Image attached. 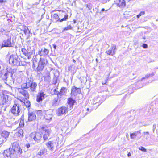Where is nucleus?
Masks as SVG:
<instances>
[{"mask_svg": "<svg viewBox=\"0 0 158 158\" xmlns=\"http://www.w3.org/2000/svg\"><path fill=\"white\" fill-rule=\"evenodd\" d=\"M22 149L20 148L19 144L17 143H14L11 148L4 150L3 155L7 158H16V153L21 154L22 153Z\"/></svg>", "mask_w": 158, "mask_h": 158, "instance_id": "obj_1", "label": "nucleus"}, {"mask_svg": "<svg viewBox=\"0 0 158 158\" xmlns=\"http://www.w3.org/2000/svg\"><path fill=\"white\" fill-rule=\"evenodd\" d=\"M21 86L23 88L28 89V90L30 92L33 93L36 92L37 84L33 82V81L28 79L26 81V83L21 84Z\"/></svg>", "mask_w": 158, "mask_h": 158, "instance_id": "obj_2", "label": "nucleus"}, {"mask_svg": "<svg viewBox=\"0 0 158 158\" xmlns=\"http://www.w3.org/2000/svg\"><path fill=\"white\" fill-rule=\"evenodd\" d=\"M48 64V61L45 58L41 57L36 68L37 71H41L43 70L44 68Z\"/></svg>", "mask_w": 158, "mask_h": 158, "instance_id": "obj_3", "label": "nucleus"}, {"mask_svg": "<svg viewBox=\"0 0 158 158\" xmlns=\"http://www.w3.org/2000/svg\"><path fill=\"white\" fill-rule=\"evenodd\" d=\"M20 58L17 55H12L9 58V63L10 64L16 66L20 65L19 61Z\"/></svg>", "mask_w": 158, "mask_h": 158, "instance_id": "obj_4", "label": "nucleus"}, {"mask_svg": "<svg viewBox=\"0 0 158 158\" xmlns=\"http://www.w3.org/2000/svg\"><path fill=\"white\" fill-rule=\"evenodd\" d=\"M20 105L17 103L14 104L10 110L11 112L15 116H18L21 111Z\"/></svg>", "mask_w": 158, "mask_h": 158, "instance_id": "obj_5", "label": "nucleus"}, {"mask_svg": "<svg viewBox=\"0 0 158 158\" xmlns=\"http://www.w3.org/2000/svg\"><path fill=\"white\" fill-rule=\"evenodd\" d=\"M31 138L33 139L35 142L40 143L42 136L39 132H35L32 133L31 135Z\"/></svg>", "mask_w": 158, "mask_h": 158, "instance_id": "obj_6", "label": "nucleus"}, {"mask_svg": "<svg viewBox=\"0 0 158 158\" xmlns=\"http://www.w3.org/2000/svg\"><path fill=\"white\" fill-rule=\"evenodd\" d=\"M21 88H18V91L19 93V94H21L25 97V98H29V94L27 91L25 90L26 88H23L21 86Z\"/></svg>", "mask_w": 158, "mask_h": 158, "instance_id": "obj_7", "label": "nucleus"}, {"mask_svg": "<svg viewBox=\"0 0 158 158\" xmlns=\"http://www.w3.org/2000/svg\"><path fill=\"white\" fill-rule=\"evenodd\" d=\"M67 111V108L65 106H62L58 109L56 114L58 116H60L65 114Z\"/></svg>", "mask_w": 158, "mask_h": 158, "instance_id": "obj_8", "label": "nucleus"}, {"mask_svg": "<svg viewBox=\"0 0 158 158\" xmlns=\"http://www.w3.org/2000/svg\"><path fill=\"white\" fill-rule=\"evenodd\" d=\"M12 47V43L11 41V37L8 38L7 39L5 40L2 43V47Z\"/></svg>", "mask_w": 158, "mask_h": 158, "instance_id": "obj_9", "label": "nucleus"}, {"mask_svg": "<svg viewBox=\"0 0 158 158\" xmlns=\"http://www.w3.org/2000/svg\"><path fill=\"white\" fill-rule=\"evenodd\" d=\"M116 49V46L112 45L111 46L110 48L106 51V53L107 55L113 56L115 53Z\"/></svg>", "mask_w": 158, "mask_h": 158, "instance_id": "obj_10", "label": "nucleus"}, {"mask_svg": "<svg viewBox=\"0 0 158 158\" xmlns=\"http://www.w3.org/2000/svg\"><path fill=\"white\" fill-rule=\"evenodd\" d=\"M49 52V50L44 48L39 50L38 54L41 56L45 57L48 54Z\"/></svg>", "mask_w": 158, "mask_h": 158, "instance_id": "obj_11", "label": "nucleus"}, {"mask_svg": "<svg viewBox=\"0 0 158 158\" xmlns=\"http://www.w3.org/2000/svg\"><path fill=\"white\" fill-rule=\"evenodd\" d=\"M81 92V89L77 88L75 86L72 87L71 89V95L75 96L77 94H80Z\"/></svg>", "mask_w": 158, "mask_h": 158, "instance_id": "obj_12", "label": "nucleus"}, {"mask_svg": "<svg viewBox=\"0 0 158 158\" xmlns=\"http://www.w3.org/2000/svg\"><path fill=\"white\" fill-rule=\"evenodd\" d=\"M28 121L31 122L35 120L36 118V116L35 113L31 112L28 113Z\"/></svg>", "mask_w": 158, "mask_h": 158, "instance_id": "obj_13", "label": "nucleus"}, {"mask_svg": "<svg viewBox=\"0 0 158 158\" xmlns=\"http://www.w3.org/2000/svg\"><path fill=\"white\" fill-rule=\"evenodd\" d=\"M41 132L42 134H46L47 135L49 136L51 133L52 131L50 129L43 127L41 128Z\"/></svg>", "mask_w": 158, "mask_h": 158, "instance_id": "obj_14", "label": "nucleus"}, {"mask_svg": "<svg viewBox=\"0 0 158 158\" xmlns=\"http://www.w3.org/2000/svg\"><path fill=\"white\" fill-rule=\"evenodd\" d=\"M22 52L23 54L26 56L27 57L28 59H30L31 58V53L30 52H28V50H27L25 48H22Z\"/></svg>", "mask_w": 158, "mask_h": 158, "instance_id": "obj_15", "label": "nucleus"}, {"mask_svg": "<svg viewBox=\"0 0 158 158\" xmlns=\"http://www.w3.org/2000/svg\"><path fill=\"white\" fill-rule=\"evenodd\" d=\"M45 94L44 92H40L39 93L37 96L36 101L38 102H40L44 98Z\"/></svg>", "mask_w": 158, "mask_h": 158, "instance_id": "obj_16", "label": "nucleus"}, {"mask_svg": "<svg viewBox=\"0 0 158 158\" xmlns=\"http://www.w3.org/2000/svg\"><path fill=\"white\" fill-rule=\"evenodd\" d=\"M67 91V89L66 88H62L60 92H59V94H58V97H59L60 98H61L66 93Z\"/></svg>", "mask_w": 158, "mask_h": 158, "instance_id": "obj_17", "label": "nucleus"}, {"mask_svg": "<svg viewBox=\"0 0 158 158\" xmlns=\"http://www.w3.org/2000/svg\"><path fill=\"white\" fill-rule=\"evenodd\" d=\"M9 134L10 133L9 132L5 130L2 131L1 133V136L5 139V141L6 140V139L8 137Z\"/></svg>", "mask_w": 158, "mask_h": 158, "instance_id": "obj_18", "label": "nucleus"}, {"mask_svg": "<svg viewBox=\"0 0 158 158\" xmlns=\"http://www.w3.org/2000/svg\"><path fill=\"white\" fill-rule=\"evenodd\" d=\"M75 102V101L72 98H70L68 99V103L70 107V109L72 108V106Z\"/></svg>", "mask_w": 158, "mask_h": 158, "instance_id": "obj_19", "label": "nucleus"}, {"mask_svg": "<svg viewBox=\"0 0 158 158\" xmlns=\"http://www.w3.org/2000/svg\"><path fill=\"white\" fill-rule=\"evenodd\" d=\"M27 98H25L22 100V102L24 103V105L27 107H30V102L27 100Z\"/></svg>", "mask_w": 158, "mask_h": 158, "instance_id": "obj_20", "label": "nucleus"}, {"mask_svg": "<svg viewBox=\"0 0 158 158\" xmlns=\"http://www.w3.org/2000/svg\"><path fill=\"white\" fill-rule=\"evenodd\" d=\"M119 3H117L116 4L120 7H123L125 6L126 4L124 0H119Z\"/></svg>", "mask_w": 158, "mask_h": 158, "instance_id": "obj_21", "label": "nucleus"}, {"mask_svg": "<svg viewBox=\"0 0 158 158\" xmlns=\"http://www.w3.org/2000/svg\"><path fill=\"white\" fill-rule=\"evenodd\" d=\"M9 77H12V75L11 73H9L6 72L4 74L3 77V79L4 80V81L5 82L6 80L8 79V78Z\"/></svg>", "mask_w": 158, "mask_h": 158, "instance_id": "obj_22", "label": "nucleus"}, {"mask_svg": "<svg viewBox=\"0 0 158 158\" xmlns=\"http://www.w3.org/2000/svg\"><path fill=\"white\" fill-rule=\"evenodd\" d=\"M5 84H7L8 86H10L12 85V84L14 83L13 81V78L10 77V79H8L5 82Z\"/></svg>", "mask_w": 158, "mask_h": 158, "instance_id": "obj_23", "label": "nucleus"}, {"mask_svg": "<svg viewBox=\"0 0 158 158\" xmlns=\"http://www.w3.org/2000/svg\"><path fill=\"white\" fill-rule=\"evenodd\" d=\"M20 120V121L19 123V127L20 128H23L24 126V122L23 115H22L21 116Z\"/></svg>", "mask_w": 158, "mask_h": 158, "instance_id": "obj_24", "label": "nucleus"}, {"mask_svg": "<svg viewBox=\"0 0 158 158\" xmlns=\"http://www.w3.org/2000/svg\"><path fill=\"white\" fill-rule=\"evenodd\" d=\"M60 98L59 97H57L55 98L53 100L52 102V105L53 106H56L58 105L59 104L58 99Z\"/></svg>", "mask_w": 158, "mask_h": 158, "instance_id": "obj_25", "label": "nucleus"}, {"mask_svg": "<svg viewBox=\"0 0 158 158\" xmlns=\"http://www.w3.org/2000/svg\"><path fill=\"white\" fill-rule=\"evenodd\" d=\"M46 146L50 150L52 149L53 148V143L51 141H48L46 144Z\"/></svg>", "mask_w": 158, "mask_h": 158, "instance_id": "obj_26", "label": "nucleus"}, {"mask_svg": "<svg viewBox=\"0 0 158 158\" xmlns=\"http://www.w3.org/2000/svg\"><path fill=\"white\" fill-rule=\"evenodd\" d=\"M23 130L22 129H20L18 131V132L17 133V135L19 137H22L23 136Z\"/></svg>", "mask_w": 158, "mask_h": 158, "instance_id": "obj_27", "label": "nucleus"}, {"mask_svg": "<svg viewBox=\"0 0 158 158\" xmlns=\"http://www.w3.org/2000/svg\"><path fill=\"white\" fill-rule=\"evenodd\" d=\"M52 116L51 115L46 114L44 116V118L46 120H48V122L49 121H50L52 118Z\"/></svg>", "mask_w": 158, "mask_h": 158, "instance_id": "obj_28", "label": "nucleus"}, {"mask_svg": "<svg viewBox=\"0 0 158 158\" xmlns=\"http://www.w3.org/2000/svg\"><path fill=\"white\" fill-rule=\"evenodd\" d=\"M68 15L67 14H66L64 15V17L63 18L60 20L59 19L57 21H59L60 22H62L63 21H65L68 19Z\"/></svg>", "mask_w": 158, "mask_h": 158, "instance_id": "obj_29", "label": "nucleus"}, {"mask_svg": "<svg viewBox=\"0 0 158 158\" xmlns=\"http://www.w3.org/2000/svg\"><path fill=\"white\" fill-rule=\"evenodd\" d=\"M24 32L26 35L30 33V31L27 27H25Z\"/></svg>", "mask_w": 158, "mask_h": 158, "instance_id": "obj_30", "label": "nucleus"}, {"mask_svg": "<svg viewBox=\"0 0 158 158\" xmlns=\"http://www.w3.org/2000/svg\"><path fill=\"white\" fill-rule=\"evenodd\" d=\"M44 150L43 149H41L39 152L37 153V155L39 156H42L44 154Z\"/></svg>", "mask_w": 158, "mask_h": 158, "instance_id": "obj_31", "label": "nucleus"}, {"mask_svg": "<svg viewBox=\"0 0 158 158\" xmlns=\"http://www.w3.org/2000/svg\"><path fill=\"white\" fill-rule=\"evenodd\" d=\"M145 13V12L144 11H141L139 13V15H137V17L138 18H139L142 15H144Z\"/></svg>", "mask_w": 158, "mask_h": 158, "instance_id": "obj_32", "label": "nucleus"}, {"mask_svg": "<svg viewBox=\"0 0 158 158\" xmlns=\"http://www.w3.org/2000/svg\"><path fill=\"white\" fill-rule=\"evenodd\" d=\"M139 149L143 152H146L147 150L144 147L140 146L139 148Z\"/></svg>", "mask_w": 158, "mask_h": 158, "instance_id": "obj_33", "label": "nucleus"}, {"mask_svg": "<svg viewBox=\"0 0 158 158\" xmlns=\"http://www.w3.org/2000/svg\"><path fill=\"white\" fill-rule=\"evenodd\" d=\"M85 6L87 7L89 10H90L92 9V5L90 3L89 4H86L85 5Z\"/></svg>", "mask_w": 158, "mask_h": 158, "instance_id": "obj_34", "label": "nucleus"}, {"mask_svg": "<svg viewBox=\"0 0 158 158\" xmlns=\"http://www.w3.org/2000/svg\"><path fill=\"white\" fill-rule=\"evenodd\" d=\"M72 27L70 25H68L67 27L64 28L63 31L64 30H68L71 29H72Z\"/></svg>", "mask_w": 158, "mask_h": 158, "instance_id": "obj_35", "label": "nucleus"}, {"mask_svg": "<svg viewBox=\"0 0 158 158\" xmlns=\"http://www.w3.org/2000/svg\"><path fill=\"white\" fill-rule=\"evenodd\" d=\"M49 136L47 135L46 134H44L43 135V139L44 140H46L48 138V137Z\"/></svg>", "mask_w": 158, "mask_h": 158, "instance_id": "obj_36", "label": "nucleus"}, {"mask_svg": "<svg viewBox=\"0 0 158 158\" xmlns=\"http://www.w3.org/2000/svg\"><path fill=\"white\" fill-rule=\"evenodd\" d=\"M53 91L54 92L53 94H57V97H58V94H59V92L56 90V89L53 90Z\"/></svg>", "mask_w": 158, "mask_h": 158, "instance_id": "obj_37", "label": "nucleus"}, {"mask_svg": "<svg viewBox=\"0 0 158 158\" xmlns=\"http://www.w3.org/2000/svg\"><path fill=\"white\" fill-rule=\"evenodd\" d=\"M52 17L55 19H56L58 18L59 16L57 14H55L53 15Z\"/></svg>", "mask_w": 158, "mask_h": 158, "instance_id": "obj_38", "label": "nucleus"}, {"mask_svg": "<svg viewBox=\"0 0 158 158\" xmlns=\"http://www.w3.org/2000/svg\"><path fill=\"white\" fill-rule=\"evenodd\" d=\"M134 135H135V133H131V134L130 135V136L131 138V139H134V138L135 137V136H134Z\"/></svg>", "mask_w": 158, "mask_h": 158, "instance_id": "obj_39", "label": "nucleus"}, {"mask_svg": "<svg viewBox=\"0 0 158 158\" xmlns=\"http://www.w3.org/2000/svg\"><path fill=\"white\" fill-rule=\"evenodd\" d=\"M142 47H143L144 48H146L148 47V45L147 44H144L142 45Z\"/></svg>", "mask_w": 158, "mask_h": 158, "instance_id": "obj_40", "label": "nucleus"}, {"mask_svg": "<svg viewBox=\"0 0 158 158\" xmlns=\"http://www.w3.org/2000/svg\"><path fill=\"white\" fill-rule=\"evenodd\" d=\"M73 66V65H71L70 66H69L68 68V71H69L72 69V68Z\"/></svg>", "mask_w": 158, "mask_h": 158, "instance_id": "obj_41", "label": "nucleus"}, {"mask_svg": "<svg viewBox=\"0 0 158 158\" xmlns=\"http://www.w3.org/2000/svg\"><path fill=\"white\" fill-rule=\"evenodd\" d=\"M37 60V59L36 57V56H35L34 57V59H33V62L35 61V62H36Z\"/></svg>", "mask_w": 158, "mask_h": 158, "instance_id": "obj_42", "label": "nucleus"}, {"mask_svg": "<svg viewBox=\"0 0 158 158\" xmlns=\"http://www.w3.org/2000/svg\"><path fill=\"white\" fill-rule=\"evenodd\" d=\"M147 78L149 77H151V75L150 74H147L145 76Z\"/></svg>", "mask_w": 158, "mask_h": 158, "instance_id": "obj_43", "label": "nucleus"}, {"mask_svg": "<svg viewBox=\"0 0 158 158\" xmlns=\"http://www.w3.org/2000/svg\"><path fill=\"white\" fill-rule=\"evenodd\" d=\"M156 128V124H153V131L155 130Z\"/></svg>", "mask_w": 158, "mask_h": 158, "instance_id": "obj_44", "label": "nucleus"}, {"mask_svg": "<svg viewBox=\"0 0 158 158\" xmlns=\"http://www.w3.org/2000/svg\"><path fill=\"white\" fill-rule=\"evenodd\" d=\"M7 72L9 73H11V74L12 75V77L13 76V74L14 73V71H7Z\"/></svg>", "mask_w": 158, "mask_h": 158, "instance_id": "obj_45", "label": "nucleus"}, {"mask_svg": "<svg viewBox=\"0 0 158 158\" xmlns=\"http://www.w3.org/2000/svg\"><path fill=\"white\" fill-rule=\"evenodd\" d=\"M53 48L55 49H56V44H53Z\"/></svg>", "mask_w": 158, "mask_h": 158, "instance_id": "obj_46", "label": "nucleus"}, {"mask_svg": "<svg viewBox=\"0 0 158 158\" xmlns=\"http://www.w3.org/2000/svg\"><path fill=\"white\" fill-rule=\"evenodd\" d=\"M155 73V72H152L151 74H150L151 75V76L152 77V76H154Z\"/></svg>", "mask_w": 158, "mask_h": 158, "instance_id": "obj_47", "label": "nucleus"}, {"mask_svg": "<svg viewBox=\"0 0 158 158\" xmlns=\"http://www.w3.org/2000/svg\"><path fill=\"white\" fill-rule=\"evenodd\" d=\"M143 134H144V135H148L149 134V132H145L143 133Z\"/></svg>", "mask_w": 158, "mask_h": 158, "instance_id": "obj_48", "label": "nucleus"}, {"mask_svg": "<svg viewBox=\"0 0 158 158\" xmlns=\"http://www.w3.org/2000/svg\"><path fill=\"white\" fill-rule=\"evenodd\" d=\"M26 147L27 148H28L30 147V145L29 144H27Z\"/></svg>", "mask_w": 158, "mask_h": 158, "instance_id": "obj_49", "label": "nucleus"}, {"mask_svg": "<svg viewBox=\"0 0 158 158\" xmlns=\"http://www.w3.org/2000/svg\"><path fill=\"white\" fill-rule=\"evenodd\" d=\"M127 156L128 157H129L131 156V154L130 153V152H129V153L128 154Z\"/></svg>", "mask_w": 158, "mask_h": 158, "instance_id": "obj_50", "label": "nucleus"}, {"mask_svg": "<svg viewBox=\"0 0 158 158\" xmlns=\"http://www.w3.org/2000/svg\"><path fill=\"white\" fill-rule=\"evenodd\" d=\"M137 133H139V134H140L141 132H140V131H137L136 132Z\"/></svg>", "mask_w": 158, "mask_h": 158, "instance_id": "obj_51", "label": "nucleus"}, {"mask_svg": "<svg viewBox=\"0 0 158 158\" xmlns=\"http://www.w3.org/2000/svg\"><path fill=\"white\" fill-rule=\"evenodd\" d=\"M134 133L135 134V135H134V136H135L136 137L137 135V133Z\"/></svg>", "mask_w": 158, "mask_h": 158, "instance_id": "obj_52", "label": "nucleus"}, {"mask_svg": "<svg viewBox=\"0 0 158 158\" xmlns=\"http://www.w3.org/2000/svg\"><path fill=\"white\" fill-rule=\"evenodd\" d=\"M105 11V9L104 8L102 9V10H101L102 11Z\"/></svg>", "mask_w": 158, "mask_h": 158, "instance_id": "obj_53", "label": "nucleus"}, {"mask_svg": "<svg viewBox=\"0 0 158 158\" xmlns=\"http://www.w3.org/2000/svg\"><path fill=\"white\" fill-rule=\"evenodd\" d=\"M3 2V0H0V3Z\"/></svg>", "mask_w": 158, "mask_h": 158, "instance_id": "obj_54", "label": "nucleus"}, {"mask_svg": "<svg viewBox=\"0 0 158 158\" xmlns=\"http://www.w3.org/2000/svg\"><path fill=\"white\" fill-rule=\"evenodd\" d=\"M2 85L1 84V83H0V88H2Z\"/></svg>", "mask_w": 158, "mask_h": 158, "instance_id": "obj_55", "label": "nucleus"}, {"mask_svg": "<svg viewBox=\"0 0 158 158\" xmlns=\"http://www.w3.org/2000/svg\"><path fill=\"white\" fill-rule=\"evenodd\" d=\"M73 61L74 63H75L76 62V61L74 59H73Z\"/></svg>", "mask_w": 158, "mask_h": 158, "instance_id": "obj_56", "label": "nucleus"}, {"mask_svg": "<svg viewBox=\"0 0 158 158\" xmlns=\"http://www.w3.org/2000/svg\"><path fill=\"white\" fill-rule=\"evenodd\" d=\"M86 110H87V111L89 110V108H87Z\"/></svg>", "mask_w": 158, "mask_h": 158, "instance_id": "obj_57", "label": "nucleus"}, {"mask_svg": "<svg viewBox=\"0 0 158 158\" xmlns=\"http://www.w3.org/2000/svg\"><path fill=\"white\" fill-rule=\"evenodd\" d=\"M144 78H144V77H143V78H141V81H142V80H143V79H144Z\"/></svg>", "mask_w": 158, "mask_h": 158, "instance_id": "obj_58", "label": "nucleus"}, {"mask_svg": "<svg viewBox=\"0 0 158 158\" xmlns=\"http://www.w3.org/2000/svg\"><path fill=\"white\" fill-rule=\"evenodd\" d=\"M148 136H147V137H146V139H147H147H148Z\"/></svg>", "mask_w": 158, "mask_h": 158, "instance_id": "obj_59", "label": "nucleus"}, {"mask_svg": "<svg viewBox=\"0 0 158 158\" xmlns=\"http://www.w3.org/2000/svg\"><path fill=\"white\" fill-rule=\"evenodd\" d=\"M96 60L97 62H98V60L97 59H96Z\"/></svg>", "mask_w": 158, "mask_h": 158, "instance_id": "obj_60", "label": "nucleus"}, {"mask_svg": "<svg viewBox=\"0 0 158 158\" xmlns=\"http://www.w3.org/2000/svg\"><path fill=\"white\" fill-rule=\"evenodd\" d=\"M56 81L55 83H54V84H56Z\"/></svg>", "mask_w": 158, "mask_h": 158, "instance_id": "obj_61", "label": "nucleus"}, {"mask_svg": "<svg viewBox=\"0 0 158 158\" xmlns=\"http://www.w3.org/2000/svg\"><path fill=\"white\" fill-rule=\"evenodd\" d=\"M74 23H76V21H75V20H74Z\"/></svg>", "mask_w": 158, "mask_h": 158, "instance_id": "obj_62", "label": "nucleus"}]
</instances>
